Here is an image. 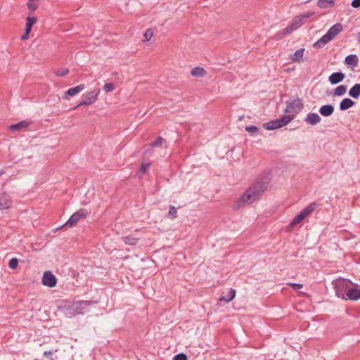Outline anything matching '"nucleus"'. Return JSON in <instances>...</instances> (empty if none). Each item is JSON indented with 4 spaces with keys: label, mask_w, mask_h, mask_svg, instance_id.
Instances as JSON below:
<instances>
[{
    "label": "nucleus",
    "mask_w": 360,
    "mask_h": 360,
    "mask_svg": "<svg viewBox=\"0 0 360 360\" xmlns=\"http://www.w3.org/2000/svg\"><path fill=\"white\" fill-rule=\"evenodd\" d=\"M321 117L316 112H309L304 121L311 125H316L321 122Z\"/></svg>",
    "instance_id": "14"
},
{
    "label": "nucleus",
    "mask_w": 360,
    "mask_h": 360,
    "mask_svg": "<svg viewBox=\"0 0 360 360\" xmlns=\"http://www.w3.org/2000/svg\"><path fill=\"white\" fill-rule=\"evenodd\" d=\"M150 163H143L140 167L139 171L142 174H145L146 172V171L148 170V169L150 167Z\"/></svg>",
    "instance_id": "37"
},
{
    "label": "nucleus",
    "mask_w": 360,
    "mask_h": 360,
    "mask_svg": "<svg viewBox=\"0 0 360 360\" xmlns=\"http://www.w3.org/2000/svg\"><path fill=\"white\" fill-rule=\"evenodd\" d=\"M266 186L263 182H257L249 187L244 194L236 202L234 209H240L245 205L252 204L259 200Z\"/></svg>",
    "instance_id": "1"
},
{
    "label": "nucleus",
    "mask_w": 360,
    "mask_h": 360,
    "mask_svg": "<svg viewBox=\"0 0 360 360\" xmlns=\"http://www.w3.org/2000/svg\"><path fill=\"white\" fill-rule=\"evenodd\" d=\"M352 6L354 8H359L360 7V0H353L352 2Z\"/></svg>",
    "instance_id": "40"
},
{
    "label": "nucleus",
    "mask_w": 360,
    "mask_h": 360,
    "mask_svg": "<svg viewBox=\"0 0 360 360\" xmlns=\"http://www.w3.org/2000/svg\"><path fill=\"white\" fill-rule=\"evenodd\" d=\"M342 30V25L340 23H336L333 25L327 32L317 41L314 44L316 49L323 48L326 44L330 41Z\"/></svg>",
    "instance_id": "3"
},
{
    "label": "nucleus",
    "mask_w": 360,
    "mask_h": 360,
    "mask_svg": "<svg viewBox=\"0 0 360 360\" xmlns=\"http://www.w3.org/2000/svg\"><path fill=\"white\" fill-rule=\"evenodd\" d=\"M44 355L49 359H51V360H53L51 359V356L53 355V352L51 351H46L44 352Z\"/></svg>",
    "instance_id": "41"
},
{
    "label": "nucleus",
    "mask_w": 360,
    "mask_h": 360,
    "mask_svg": "<svg viewBox=\"0 0 360 360\" xmlns=\"http://www.w3.org/2000/svg\"><path fill=\"white\" fill-rule=\"evenodd\" d=\"M69 72V70L68 68H62L56 71V75L59 77H63L66 75Z\"/></svg>",
    "instance_id": "31"
},
{
    "label": "nucleus",
    "mask_w": 360,
    "mask_h": 360,
    "mask_svg": "<svg viewBox=\"0 0 360 360\" xmlns=\"http://www.w3.org/2000/svg\"><path fill=\"white\" fill-rule=\"evenodd\" d=\"M360 299V286L352 283L347 291V300H357Z\"/></svg>",
    "instance_id": "11"
},
{
    "label": "nucleus",
    "mask_w": 360,
    "mask_h": 360,
    "mask_svg": "<svg viewBox=\"0 0 360 360\" xmlns=\"http://www.w3.org/2000/svg\"><path fill=\"white\" fill-rule=\"evenodd\" d=\"M347 91V86L345 85H340L334 90V94L338 96H343Z\"/></svg>",
    "instance_id": "27"
},
{
    "label": "nucleus",
    "mask_w": 360,
    "mask_h": 360,
    "mask_svg": "<svg viewBox=\"0 0 360 360\" xmlns=\"http://www.w3.org/2000/svg\"><path fill=\"white\" fill-rule=\"evenodd\" d=\"M335 0H319L317 5L319 8H327L333 6Z\"/></svg>",
    "instance_id": "24"
},
{
    "label": "nucleus",
    "mask_w": 360,
    "mask_h": 360,
    "mask_svg": "<svg viewBox=\"0 0 360 360\" xmlns=\"http://www.w3.org/2000/svg\"><path fill=\"white\" fill-rule=\"evenodd\" d=\"M174 360H188V358L185 354L180 353L174 356Z\"/></svg>",
    "instance_id": "38"
},
{
    "label": "nucleus",
    "mask_w": 360,
    "mask_h": 360,
    "mask_svg": "<svg viewBox=\"0 0 360 360\" xmlns=\"http://www.w3.org/2000/svg\"><path fill=\"white\" fill-rule=\"evenodd\" d=\"M93 304H94V302L83 300L69 302L64 306V312L68 317L84 314L89 311L90 307Z\"/></svg>",
    "instance_id": "2"
},
{
    "label": "nucleus",
    "mask_w": 360,
    "mask_h": 360,
    "mask_svg": "<svg viewBox=\"0 0 360 360\" xmlns=\"http://www.w3.org/2000/svg\"><path fill=\"white\" fill-rule=\"evenodd\" d=\"M288 285L292 286L295 290L301 289L303 287V285L301 283H288Z\"/></svg>",
    "instance_id": "39"
},
{
    "label": "nucleus",
    "mask_w": 360,
    "mask_h": 360,
    "mask_svg": "<svg viewBox=\"0 0 360 360\" xmlns=\"http://www.w3.org/2000/svg\"><path fill=\"white\" fill-rule=\"evenodd\" d=\"M168 215L171 219H174L177 217V211L174 206L170 205L169 207Z\"/></svg>",
    "instance_id": "30"
},
{
    "label": "nucleus",
    "mask_w": 360,
    "mask_h": 360,
    "mask_svg": "<svg viewBox=\"0 0 360 360\" xmlns=\"http://www.w3.org/2000/svg\"><path fill=\"white\" fill-rule=\"evenodd\" d=\"M359 38V43H360V33L358 34Z\"/></svg>",
    "instance_id": "44"
},
{
    "label": "nucleus",
    "mask_w": 360,
    "mask_h": 360,
    "mask_svg": "<svg viewBox=\"0 0 360 360\" xmlns=\"http://www.w3.org/2000/svg\"><path fill=\"white\" fill-rule=\"evenodd\" d=\"M302 101L299 98L295 99L291 102H287L286 108L285 112L290 115V113H295L300 110L302 108Z\"/></svg>",
    "instance_id": "9"
},
{
    "label": "nucleus",
    "mask_w": 360,
    "mask_h": 360,
    "mask_svg": "<svg viewBox=\"0 0 360 360\" xmlns=\"http://www.w3.org/2000/svg\"><path fill=\"white\" fill-rule=\"evenodd\" d=\"M100 91V89L96 88L91 91L86 92L84 96L83 100L76 105L75 108L76 109L82 105H90L94 103L98 99Z\"/></svg>",
    "instance_id": "7"
},
{
    "label": "nucleus",
    "mask_w": 360,
    "mask_h": 360,
    "mask_svg": "<svg viewBox=\"0 0 360 360\" xmlns=\"http://www.w3.org/2000/svg\"><path fill=\"white\" fill-rule=\"evenodd\" d=\"M349 95L353 98H358L360 96V84H354L349 91Z\"/></svg>",
    "instance_id": "21"
},
{
    "label": "nucleus",
    "mask_w": 360,
    "mask_h": 360,
    "mask_svg": "<svg viewBox=\"0 0 360 360\" xmlns=\"http://www.w3.org/2000/svg\"><path fill=\"white\" fill-rule=\"evenodd\" d=\"M245 130L252 135H254L258 131V128L256 126H248L245 127Z\"/></svg>",
    "instance_id": "36"
},
{
    "label": "nucleus",
    "mask_w": 360,
    "mask_h": 360,
    "mask_svg": "<svg viewBox=\"0 0 360 360\" xmlns=\"http://www.w3.org/2000/svg\"><path fill=\"white\" fill-rule=\"evenodd\" d=\"M355 102L352 99L345 98L340 103V110L342 111L346 110L354 106Z\"/></svg>",
    "instance_id": "18"
},
{
    "label": "nucleus",
    "mask_w": 360,
    "mask_h": 360,
    "mask_svg": "<svg viewBox=\"0 0 360 360\" xmlns=\"http://www.w3.org/2000/svg\"><path fill=\"white\" fill-rule=\"evenodd\" d=\"M345 63L348 65L356 67L358 65L359 59L356 55L350 54L345 58Z\"/></svg>",
    "instance_id": "19"
},
{
    "label": "nucleus",
    "mask_w": 360,
    "mask_h": 360,
    "mask_svg": "<svg viewBox=\"0 0 360 360\" xmlns=\"http://www.w3.org/2000/svg\"><path fill=\"white\" fill-rule=\"evenodd\" d=\"M84 84H79L77 86L69 89L63 96V99H68L69 96L77 95L84 89Z\"/></svg>",
    "instance_id": "13"
},
{
    "label": "nucleus",
    "mask_w": 360,
    "mask_h": 360,
    "mask_svg": "<svg viewBox=\"0 0 360 360\" xmlns=\"http://www.w3.org/2000/svg\"><path fill=\"white\" fill-rule=\"evenodd\" d=\"M103 89L106 93H108V92H111V91H114L115 89V86L114 84H112V83H108L103 86Z\"/></svg>",
    "instance_id": "32"
},
{
    "label": "nucleus",
    "mask_w": 360,
    "mask_h": 360,
    "mask_svg": "<svg viewBox=\"0 0 360 360\" xmlns=\"http://www.w3.org/2000/svg\"><path fill=\"white\" fill-rule=\"evenodd\" d=\"M333 285L334 286L336 295L343 300H347V291L352 285V282L348 279L339 278L337 280L333 281Z\"/></svg>",
    "instance_id": "4"
},
{
    "label": "nucleus",
    "mask_w": 360,
    "mask_h": 360,
    "mask_svg": "<svg viewBox=\"0 0 360 360\" xmlns=\"http://www.w3.org/2000/svg\"><path fill=\"white\" fill-rule=\"evenodd\" d=\"M41 283L45 286L53 288L56 285L57 279L52 272L46 271L43 274Z\"/></svg>",
    "instance_id": "10"
},
{
    "label": "nucleus",
    "mask_w": 360,
    "mask_h": 360,
    "mask_svg": "<svg viewBox=\"0 0 360 360\" xmlns=\"http://www.w3.org/2000/svg\"><path fill=\"white\" fill-rule=\"evenodd\" d=\"M11 205L12 200L9 195L6 193L0 195V210L8 209Z\"/></svg>",
    "instance_id": "12"
},
{
    "label": "nucleus",
    "mask_w": 360,
    "mask_h": 360,
    "mask_svg": "<svg viewBox=\"0 0 360 360\" xmlns=\"http://www.w3.org/2000/svg\"><path fill=\"white\" fill-rule=\"evenodd\" d=\"M334 106L330 104L324 105L320 107L319 112L323 117L330 116L334 112Z\"/></svg>",
    "instance_id": "17"
},
{
    "label": "nucleus",
    "mask_w": 360,
    "mask_h": 360,
    "mask_svg": "<svg viewBox=\"0 0 360 360\" xmlns=\"http://www.w3.org/2000/svg\"><path fill=\"white\" fill-rule=\"evenodd\" d=\"M304 52V49H300L297 50L291 56L292 60L295 61V62H300L303 57Z\"/></svg>",
    "instance_id": "25"
},
{
    "label": "nucleus",
    "mask_w": 360,
    "mask_h": 360,
    "mask_svg": "<svg viewBox=\"0 0 360 360\" xmlns=\"http://www.w3.org/2000/svg\"><path fill=\"white\" fill-rule=\"evenodd\" d=\"M123 240L126 244L130 245H135L136 244H137L139 239L136 238H134L131 236H127L123 238Z\"/></svg>",
    "instance_id": "29"
},
{
    "label": "nucleus",
    "mask_w": 360,
    "mask_h": 360,
    "mask_svg": "<svg viewBox=\"0 0 360 360\" xmlns=\"http://www.w3.org/2000/svg\"><path fill=\"white\" fill-rule=\"evenodd\" d=\"M145 41H148L153 36V31L151 29H148L144 33Z\"/></svg>",
    "instance_id": "35"
},
{
    "label": "nucleus",
    "mask_w": 360,
    "mask_h": 360,
    "mask_svg": "<svg viewBox=\"0 0 360 360\" xmlns=\"http://www.w3.org/2000/svg\"><path fill=\"white\" fill-rule=\"evenodd\" d=\"M294 115H286L280 119L264 123L263 127L267 130H274L287 125L294 119Z\"/></svg>",
    "instance_id": "6"
},
{
    "label": "nucleus",
    "mask_w": 360,
    "mask_h": 360,
    "mask_svg": "<svg viewBox=\"0 0 360 360\" xmlns=\"http://www.w3.org/2000/svg\"><path fill=\"white\" fill-rule=\"evenodd\" d=\"M37 18L36 17L28 16L26 19V24L25 30L27 33H30L32 26L37 22Z\"/></svg>",
    "instance_id": "20"
},
{
    "label": "nucleus",
    "mask_w": 360,
    "mask_h": 360,
    "mask_svg": "<svg viewBox=\"0 0 360 360\" xmlns=\"http://www.w3.org/2000/svg\"><path fill=\"white\" fill-rule=\"evenodd\" d=\"M163 139L161 136L158 137L151 143V146L153 147H159L162 144Z\"/></svg>",
    "instance_id": "34"
},
{
    "label": "nucleus",
    "mask_w": 360,
    "mask_h": 360,
    "mask_svg": "<svg viewBox=\"0 0 360 360\" xmlns=\"http://www.w3.org/2000/svg\"><path fill=\"white\" fill-rule=\"evenodd\" d=\"M18 259L16 258H12L11 259L9 260V262H8V266L12 269H15L17 268L18 266Z\"/></svg>",
    "instance_id": "33"
},
{
    "label": "nucleus",
    "mask_w": 360,
    "mask_h": 360,
    "mask_svg": "<svg viewBox=\"0 0 360 360\" xmlns=\"http://www.w3.org/2000/svg\"><path fill=\"white\" fill-rule=\"evenodd\" d=\"M31 124L32 122L28 120H22L17 124L11 125L9 129L11 131H21L27 128Z\"/></svg>",
    "instance_id": "16"
},
{
    "label": "nucleus",
    "mask_w": 360,
    "mask_h": 360,
    "mask_svg": "<svg viewBox=\"0 0 360 360\" xmlns=\"http://www.w3.org/2000/svg\"><path fill=\"white\" fill-rule=\"evenodd\" d=\"M37 1H38V0H28L27 6V8L31 12H34L38 8L39 4H38Z\"/></svg>",
    "instance_id": "28"
},
{
    "label": "nucleus",
    "mask_w": 360,
    "mask_h": 360,
    "mask_svg": "<svg viewBox=\"0 0 360 360\" xmlns=\"http://www.w3.org/2000/svg\"><path fill=\"white\" fill-rule=\"evenodd\" d=\"M4 172H0V176H1V174H3Z\"/></svg>",
    "instance_id": "45"
},
{
    "label": "nucleus",
    "mask_w": 360,
    "mask_h": 360,
    "mask_svg": "<svg viewBox=\"0 0 360 360\" xmlns=\"http://www.w3.org/2000/svg\"><path fill=\"white\" fill-rule=\"evenodd\" d=\"M345 77V75L342 72H333L328 77V81L331 84H336L341 82Z\"/></svg>",
    "instance_id": "15"
},
{
    "label": "nucleus",
    "mask_w": 360,
    "mask_h": 360,
    "mask_svg": "<svg viewBox=\"0 0 360 360\" xmlns=\"http://www.w3.org/2000/svg\"><path fill=\"white\" fill-rule=\"evenodd\" d=\"M312 14H313V13H306V14H304V15H302V18H309L310 16H311V15H312Z\"/></svg>",
    "instance_id": "43"
},
{
    "label": "nucleus",
    "mask_w": 360,
    "mask_h": 360,
    "mask_svg": "<svg viewBox=\"0 0 360 360\" xmlns=\"http://www.w3.org/2000/svg\"><path fill=\"white\" fill-rule=\"evenodd\" d=\"M89 212L85 209H80L75 212L65 223V225L70 227L74 226L80 219L85 218Z\"/></svg>",
    "instance_id": "8"
},
{
    "label": "nucleus",
    "mask_w": 360,
    "mask_h": 360,
    "mask_svg": "<svg viewBox=\"0 0 360 360\" xmlns=\"http://www.w3.org/2000/svg\"><path fill=\"white\" fill-rule=\"evenodd\" d=\"M193 77H202L205 75L206 71L203 68L195 67L191 72Z\"/></svg>",
    "instance_id": "26"
},
{
    "label": "nucleus",
    "mask_w": 360,
    "mask_h": 360,
    "mask_svg": "<svg viewBox=\"0 0 360 360\" xmlns=\"http://www.w3.org/2000/svg\"><path fill=\"white\" fill-rule=\"evenodd\" d=\"M236 297V290L234 289H231L226 296H221L219 300L224 301L225 302H229L234 299Z\"/></svg>",
    "instance_id": "23"
},
{
    "label": "nucleus",
    "mask_w": 360,
    "mask_h": 360,
    "mask_svg": "<svg viewBox=\"0 0 360 360\" xmlns=\"http://www.w3.org/2000/svg\"><path fill=\"white\" fill-rule=\"evenodd\" d=\"M301 21H302V19L295 18L293 20V22H292V24L285 29V32L288 33V32H291L292 30H296L299 27H300L302 25V22Z\"/></svg>",
    "instance_id": "22"
},
{
    "label": "nucleus",
    "mask_w": 360,
    "mask_h": 360,
    "mask_svg": "<svg viewBox=\"0 0 360 360\" xmlns=\"http://www.w3.org/2000/svg\"><path fill=\"white\" fill-rule=\"evenodd\" d=\"M318 207L316 202H314L307 205L304 209H303L288 225V229H291L294 226L300 224L302 220H304L307 216L311 214Z\"/></svg>",
    "instance_id": "5"
},
{
    "label": "nucleus",
    "mask_w": 360,
    "mask_h": 360,
    "mask_svg": "<svg viewBox=\"0 0 360 360\" xmlns=\"http://www.w3.org/2000/svg\"><path fill=\"white\" fill-rule=\"evenodd\" d=\"M30 33H27V30H25V33L21 36V39L25 40L28 39V35Z\"/></svg>",
    "instance_id": "42"
}]
</instances>
